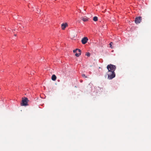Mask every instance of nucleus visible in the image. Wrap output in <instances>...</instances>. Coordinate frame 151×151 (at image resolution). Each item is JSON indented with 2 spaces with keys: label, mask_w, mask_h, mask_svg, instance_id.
Returning a JSON list of instances; mask_svg holds the SVG:
<instances>
[{
  "label": "nucleus",
  "mask_w": 151,
  "mask_h": 151,
  "mask_svg": "<svg viewBox=\"0 0 151 151\" xmlns=\"http://www.w3.org/2000/svg\"><path fill=\"white\" fill-rule=\"evenodd\" d=\"M107 68L108 70L107 73L108 79L109 80L112 79L115 76L114 71L116 70V66L110 64L107 65Z\"/></svg>",
  "instance_id": "1"
},
{
  "label": "nucleus",
  "mask_w": 151,
  "mask_h": 151,
  "mask_svg": "<svg viewBox=\"0 0 151 151\" xmlns=\"http://www.w3.org/2000/svg\"><path fill=\"white\" fill-rule=\"evenodd\" d=\"M28 100L27 98H25L24 99H22V103L21 104L22 106H26L27 105V103Z\"/></svg>",
  "instance_id": "2"
},
{
  "label": "nucleus",
  "mask_w": 151,
  "mask_h": 151,
  "mask_svg": "<svg viewBox=\"0 0 151 151\" xmlns=\"http://www.w3.org/2000/svg\"><path fill=\"white\" fill-rule=\"evenodd\" d=\"M142 20V17H138L135 18V22L137 24L139 23Z\"/></svg>",
  "instance_id": "3"
},
{
  "label": "nucleus",
  "mask_w": 151,
  "mask_h": 151,
  "mask_svg": "<svg viewBox=\"0 0 151 151\" xmlns=\"http://www.w3.org/2000/svg\"><path fill=\"white\" fill-rule=\"evenodd\" d=\"M88 40V39L87 37H84L81 40L82 43L83 44H85L87 42Z\"/></svg>",
  "instance_id": "4"
},
{
  "label": "nucleus",
  "mask_w": 151,
  "mask_h": 151,
  "mask_svg": "<svg viewBox=\"0 0 151 151\" xmlns=\"http://www.w3.org/2000/svg\"><path fill=\"white\" fill-rule=\"evenodd\" d=\"M67 26V24L66 23L65 24H63L61 25V27L62 28V29L63 30H64L65 29V28Z\"/></svg>",
  "instance_id": "5"
},
{
  "label": "nucleus",
  "mask_w": 151,
  "mask_h": 151,
  "mask_svg": "<svg viewBox=\"0 0 151 151\" xmlns=\"http://www.w3.org/2000/svg\"><path fill=\"white\" fill-rule=\"evenodd\" d=\"M82 19L83 22H87L88 21V18L86 17H82Z\"/></svg>",
  "instance_id": "6"
},
{
  "label": "nucleus",
  "mask_w": 151,
  "mask_h": 151,
  "mask_svg": "<svg viewBox=\"0 0 151 151\" xmlns=\"http://www.w3.org/2000/svg\"><path fill=\"white\" fill-rule=\"evenodd\" d=\"M81 50L79 49H76L75 50H73V52L74 53H77L78 52H81Z\"/></svg>",
  "instance_id": "7"
},
{
  "label": "nucleus",
  "mask_w": 151,
  "mask_h": 151,
  "mask_svg": "<svg viewBox=\"0 0 151 151\" xmlns=\"http://www.w3.org/2000/svg\"><path fill=\"white\" fill-rule=\"evenodd\" d=\"M51 79L53 81H55L56 80V77L55 75L53 74L52 76Z\"/></svg>",
  "instance_id": "8"
},
{
  "label": "nucleus",
  "mask_w": 151,
  "mask_h": 151,
  "mask_svg": "<svg viewBox=\"0 0 151 151\" xmlns=\"http://www.w3.org/2000/svg\"><path fill=\"white\" fill-rule=\"evenodd\" d=\"M81 52H78L77 53H76L75 54V56L76 57H79L81 55Z\"/></svg>",
  "instance_id": "9"
},
{
  "label": "nucleus",
  "mask_w": 151,
  "mask_h": 151,
  "mask_svg": "<svg viewBox=\"0 0 151 151\" xmlns=\"http://www.w3.org/2000/svg\"><path fill=\"white\" fill-rule=\"evenodd\" d=\"M93 20L94 21H97L98 20V18L97 17L95 16L93 17Z\"/></svg>",
  "instance_id": "10"
},
{
  "label": "nucleus",
  "mask_w": 151,
  "mask_h": 151,
  "mask_svg": "<svg viewBox=\"0 0 151 151\" xmlns=\"http://www.w3.org/2000/svg\"><path fill=\"white\" fill-rule=\"evenodd\" d=\"M112 45H113V43L112 42H111L109 44L110 47L111 48H113L112 46Z\"/></svg>",
  "instance_id": "11"
},
{
  "label": "nucleus",
  "mask_w": 151,
  "mask_h": 151,
  "mask_svg": "<svg viewBox=\"0 0 151 151\" xmlns=\"http://www.w3.org/2000/svg\"><path fill=\"white\" fill-rule=\"evenodd\" d=\"M86 55L88 56L89 57L90 55V54L89 52H86Z\"/></svg>",
  "instance_id": "12"
},
{
  "label": "nucleus",
  "mask_w": 151,
  "mask_h": 151,
  "mask_svg": "<svg viewBox=\"0 0 151 151\" xmlns=\"http://www.w3.org/2000/svg\"><path fill=\"white\" fill-rule=\"evenodd\" d=\"M82 76L83 77L87 78V77L84 74H83L82 75Z\"/></svg>",
  "instance_id": "13"
},
{
  "label": "nucleus",
  "mask_w": 151,
  "mask_h": 151,
  "mask_svg": "<svg viewBox=\"0 0 151 151\" xmlns=\"http://www.w3.org/2000/svg\"><path fill=\"white\" fill-rule=\"evenodd\" d=\"M14 35L15 36H16L17 35L16 34H15Z\"/></svg>",
  "instance_id": "14"
}]
</instances>
